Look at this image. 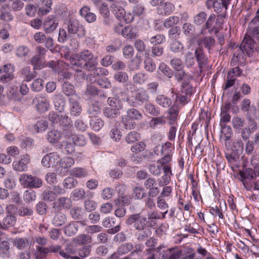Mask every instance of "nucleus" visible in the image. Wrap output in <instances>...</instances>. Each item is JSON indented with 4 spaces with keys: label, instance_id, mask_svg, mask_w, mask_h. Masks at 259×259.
<instances>
[{
    "label": "nucleus",
    "instance_id": "obj_39",
    "mask_svg": "<svg viewBox=\"0 0 259 259\" xmlns=\"http://www.w3.org/2000/svg\"><path fill=\"white\" fill-rule=\"evenodd\" d=\"M75 250L73 245L67 244L64 249L60 250V255L65 258H69L74 254Z\"/></svg>",
    "mask_w": 259,
    "mask_h": 259
},
{
    "label": "nucleus",
    "instance_id": "obj_60",
    "mask_svg": "<svg viewBox=\"0 0 259 259\" xmlns=\"http://www.w3.org/2000/svg\"><path fill=\"white\" fill-rule=\"evenodd\" d=\"M42 199L44 201L48 202L53 201L57 198L52 190L51 188H50L49 190H45L42 194Z\"/></svg>",
    "mask_w": 259,
    "mask_h": 259
},
{
    "label": "nucleus",
    "instance_id": "obj_64",
    "mask_svg": "<svg viewBox=\"0 0 259 259\" xmlns=\"http://www.w3.org/2000/svg\"><path fill=\"white\" fill-rule=\"evenodd\" d=\"M179 21V18L177 16H171L166 19L164 22L163 26L167 28L174 27Z\"/></svg>",
    "mask_w": 259,
    "mask_h": 259
},
{
    "label": "nucleus",
    "instance_id": "obj_2",
    "mask_svg": "<svg viewBox=\"0 0 259 259\" xmlns=\"http://www.w3.org/2000/svg\"><path fill=\"white\" fill-rule=\"evenodd\" d=\"M147 223V218L139 213L130 215L125 221L130 230L136 231L135 235L140 242L146 240L151 234Z\"/></svg>",
    "mask_w": 259,
    "mask_h": 259
},
{
    "label": "nucleus",
    "instance_id": "obj_1",
    "mask_svg": "<svg viewBox=\"0 0 259 259\" xmlns=\"http://www.w3.org/2000/svg\"><path fill=\"white\" fill-rule=\"evenodd\" d=\"M70 63L73 66V69L77 72L81 71V69H85L90 71H94L95 74L98 69L101 68H96L98 65V57L94 56L91 51L84 50L72 56Z\"/></svg>",
    "mask_w": 259,
    "mask_h": 259
},
{
    "label": "nucleus",
    "instance_id": "obj_23",
    "mask_svg": "<svg viewBox=\"0 0 259 259\" xmlns=\"http://www.w3.org/2000/svg\"><path fill=\"white\" fill-rule=\"evenodd\" d=\"M34 70H31L29 66H26L21 68L20 70V74L24 78V80L29 81L36 76V72Z\"/></svg>",
    "mask_w": 259,
    "mask_h": 259
},
{
    "label": "nucleus",
    "instance_id": "obj_44",
    "mask_svg": "<svg viewBox=\"0 0 259 259\" xmlns=\"http://www.w3.org/2000/svg\"><path fill=\"white\" fill-rule=\"evenodd\" d=\"M169 124L170 125L174 124L177 120L179 115V109L177 106L174 105L170 108L168 109Z\"/></svg>",
    "mask_w": 259,
    "mask_h": 259
},
{
    "label": "nucleus",
    "instance_id": "obj_49",
    "mask_svg": "<svg viewBox=\"0 0 259 259\" xmlns=\"http://www.w3.org/2000/svg\"><path fill=\"white\" fill-rule=\"evenodd\" d=\"M74 160L72 157H65L63 158H61V161L59 162L60 167L65 169H68L69 167H71L74 164Z\"/></svg>",
    "mask_w": 259,
    "mask_h": 259
},
{
    "label": "nucleus",
    "instance_id": "obj_27",
    "mask_svg": "<svg viewBox=\"0 0 259 259\" xmlns=\"http://www.w3.org/2000/svg\"><path fill=\"white\" fill-rule=\"evenodd\" d=\"M54 103L56 110L59 112H63L65 109V100L62 95H56L54 97Z\"/></svg>",
    "mask_w": 259,
    "mask_h": 259
},
{
    "label": "nucleus",
    "instance_id": "obj_31",
    "mask_svg": "<svg viewBox=\"0 0 259 259\" xmlns=\"http://www.w3.org/2000/svg\"><path fill=\"white\" fill-rule=\"evenodd\" d=\"M62 137L61 132L58 130H52L48 132L47 139L52 144L58 143Z\"/></svg>",
    "mask_w": 259,
    "mask_h": 259
},
{
    "label": "nucleus",
    "instance_id": "obj_26",
    "mask_svg": "<svg viewBox=\"0 0 259 259\" xmlns=\"http://www.w3.org/2000/svg\"><path fill=\"white\" fill-rule=\"evenodd\" d=\"M58 211V212H56L52 220V223L56 227H60L66 223L67 217L63 213ZM55 212H56V210H55Z\"/></svg>",
    "mask_w": 259,
    "mask_h": 259
},
{
    "label": "nucleus",
    "instance_id": "obj_25",
    "mask_svg": "<svg viewBox=\"0 0 259 259\" xmlns=\"http://www.w3.org/2000/svg\"><path fill=\"white\" fill-rule=\"evenodd\" d=\"M52 0H41L40 4H39L38 13L41 15H46L52 10Z\"/></svg>",
    "mask_w": 259,
    "mask_h": 259
},
{
    "label": "nucleus",
    "instance_id": "obj_63",
    "mask_svg": "<svg viewBox=\"0 0 259 259\" xmlns=\"http://www.w3.org/2000/svg\"><path fill=\"white\" fill-rule=\"evenodd\" d=\"M29 50L27 47L20 46L15 51L16 55L19 58L25 57L29 53Z\"/></svg>",
    "mask_w": 259,
    "mask_h": 259
},
{
    "label": "nucleus",
    "instance_id": "obj_34",
    "mask_svg": "<svg viewBox=\"0 0 259 259\" xmlns=\"http://www.w3.org/2000/svg\"><path fill=\"white\" fill-rule=\"evenodd\" d=\"M103 112L106 117L111 119L117 118L120 114V111L112 108L109 106L105 107Z\"/></svg>",
    "mask_w": 259,
    "mask_h": 259
},
{
    "label": "nucleus",
    "instance_id": "obj_17",
    "mask_svg": "<svg viewBox=\"0 0 259 259\" xmlns=\"http://www.w3.org/2000/svg\"><path fill=\"white\" fill-rule=\"evenodd\" d=\"M30 161V157L28 155L23 156L20 160L14 161L13 163V168L18 171H25L27 169V164Z\"/></svg>",
    "mask_w": 259,
    "mask_h": 259
},
{
    "label": "nucleus",
    "instance_id": "obj_41",
    "mask_svg": "<svg viewBox=\"0 0 259 259\" xmlns=\"http://www.w3.org/2000/svg\"><path fill=\"white\" fill-rule=\"evenodd\" d=\"M232 151L242 156L244 151V144L241 139H237L234 141Z\"/></svg>",
    "mask_w": 259,
    "mask_h": 259
},
{
    "label": "nucleus",
    "instance_id": "obj_8",
    "mask_svg": "<svg viewBox=\"0 0 259 259\" xmlns=\"http://www.w3.org/2000/svg\"><path fill=\"white\" fill-rule=\"evenodd\" d=\"M14 66L10 63L0 67V81L7 83L11 81L14 78Z\"/></svg>",
    "mask_w": 259,
    "mask_h": 259
},
{
    "label": "nucleus",
    "instance_id": "obj_13",
    "mask_svg": "<svg viewBox=\"0 0 259 259\" xmlns=\"http://www.w3.org/2000/svg\"><path fill=\"white\" fill-rule=\"evenodd\" d=\"M241 109L242 112L246 113V117L257 115L256 107L254 104H251V101L248 99L243 100L241 103Z\"/></svg>",
    "mask_w": 259,
    "mask_h": 259
},
{
    "label": "nucleus",
    "instance_id": "obj_58",
    "mask_svg": "<svg viewBox=\"0 0 259 259\" xmlns=\"http://www.w3.org/2000/svg\"><path fill=\"white\" fill-rule=\"evenodd\" d=\"M125 139L127 143H133L140 139V134L136 131H132L127 134Z\"/></svg>",
    "mask_w": 259,
    "mask_h": 259
},
{
    "label": "nucleus",
    "instance_id": "obj_42",
    "mask_svg": "<svg viewBox=\"0 0 259 259\" xmlns=\"http://www.w3.org/2000/svg\"><path fill=\"white\" fill-rule=\"evenodd\" d=\"M160 10L161 14L168 15L175 10V6L170 2H165L160 5Z\"/></svg>",
    "mask_w": 259,
    "mask_h": 259
},
{
    "label": "nucleus",
    "instance_id": "obj_30",
    "mask_svg": "<svg viewBox=\"0 0 259 259\" xmlns=\"http://www.w3.org/2000/svg\"><path fill=\"white\" fill-rule=\"evenodd\" d=\"M107 104L110 107L120 111L123 107L122 102L116 97H109L107 99Z\"/></svg>",
    "mask_w": 259,
    "mask_h": 259
},
{
    "label": "nucleus",
    "instance_id": "obj_20",
    "mask_svg": "<svg viewBox=\"0 0 259 259\" xmlns=\"http://www.w3.org/2000/svg\"><path fill=\"white\" fill-rule=\"evenodd\" d=\"M111 10L116 18L119 20L123 19L126 23H129L133 20V17H132V20H127L124 18L125 15V11L121 6H118L116 4H112L111 6Z\"/></svg>",
    "mask_w": 259,
    "mask_h": 259
},
{
    "label": "nucleus",
    "instance_id": "obj_4",
    "mask_svg": "<svg viewBox=\"0 0 259 259\" xmlns=\"http://www.w3.org/2000/svg\"><path fill=\"white\" fill-rule=\"evenodd\" d=\"M143 118L142 112L138 109L134 108L128 109L126 114L122 117V122L126 129L133 128L135 125V121L141 120Z\"/></svg>",
    "mask_w": 259,
    "mask_h": 259
},
{
    "label": "nucleus",
    "instance_id": "obj_15",
    "mask_svg": "<svg viewBox=\"0 0 259 259\" xmlns=\"http://www.w3.org/2000/svg\"><path fill=\"white\" fill-rule=\"evenodd\" d=\"M58 25V20L54 16H49L44 21L43 26L46 33H52Z\"/></svg>",
    "mask_w": 259,
    "mask_h": 259
},
{
    "label": "nucleus",
    "instance_id": "obj_45",
    "mask_svg": "<svg viewBox=\"0 0 259 259\" xmlns=\"http://www.w3.org/2000/svg\"><path fill=\"white\" fill-rule=\"evenodd\" d=\"M14 244L18 249L22 250L29 246V241L25 238H16L14 239Z\"/></svg>",
    "mask_w": 259,
    "mask_h": 259
},
{
    "label": "nucleus",
    "instance_id": "obj_35",
    "mask_svg": "<svg viewBox=\"0 0 259 259\" xmlns=\"http://www.w3.org/2000/svg\"><path fill=\"white\" fill-rule=\"evenodd\" d=\"M156 103L164 107L168 108L171 105L170 99L163 95H159L155 98Z\"/></svg>",
    "mask_w": 259,
    "mask_h": 259
},
{
    "label": "nucleus",
    "instance_id": "obj_59",
    "mask_svg": "<svg viewBox=\"0 0 259 259\" xmlns=\"http://www.w3.org/2000/svg\"><path fill=\"white\" fill-rule=\"evenodd\" d=\"M221 126L222 128L221 133L224 135L225 141L226 142L229 141L233 134L231 127L230 126L227 125L226 124H223V125H221Z\"/></svg>",
    "mask_w": 259,
    "mask_h": 259
},
{
    "label": "nucleus",
    "instance_id": "obj_9",
    "mask_svg": "<svg viewBox=\"0 0 259 259\" xmlns=\"http://www.w3.org/2000/svg\"><path fill=\"white\" fill-rule=\"evenodd\" d=\"M230 0H209L208 4H212L214 11L219 17H226L228 5Z\"/></svg>",
    "mask_w": 259,
    "mask_h": 259
},
{
    "label": "nucleus",
    "instance_id": "obj_57",
    "mask_svg": "<svg viewBox=\"0 0 259 259\" xmlns=\"http://www.w3.org/2000/svg\"><path fill=\"white\" fill-rule=\"evenodd\" d=\"M148 78L147 75L142 72H139L135 74L133 76V79L135 83L138 84H143Z\"/></svg>",
    "mask_w": 259,
    "mask_h": 259
},
{
    "label": "nucleus",
    "instance_id": "obj_5",
    "mask_svg": "<svg viewBox=\"0 0 259 259\" xmlns=\"http://www.w3.org/2000/svg\"><path fill=\"white\" fill-rule=\"evenodd\" d=\"M150 99V96L147 91L143 88L137 89L135 94L130 98H127V101L128 104L133 107H136L145 104Z\"/></svg>",
    "mask_w": 259,
    "mask_h": 259
},
{
    "label": "nucleus",
    "instance_id": "obj_51",
    "mask_svg": "<svg viewBox=\"0 0 259 259\" xmlns=\"http://www.w3.org/2000/svg\"><path fill=\"white\" fill-rule=\"evenodd\" d=\"M239 176L241 178V181L244 182L246 179L252 180L254 177V171L250 168H246L244 171H240Z\"/></svg>",
    "mask_w": 259,
    "mask_h": 259
},
{
    "label": "nucleus",
    "instance_id": "obj_32",
    "mask_svg": "<svg viewBox=\"0 0 259 259\" xmlns=\"http://www.w3.org/2000/svg\"><path fill=\"white\" fill-rule=\"evenodd\" d=\"M14 16L5 6L0 7V20L9 22L13 20Z\"/></svg>",
    "mask_w": 259,
    "mask_h": 259
},
{
    "label": "nucleus",
    "instance_id": "obj_48",
    "mask_svg": "<svg viewBox=\"0 0 259 259\" xmlns=\"http://www.w3.org/2000/svg\"><path fill=\"white\" fill-rule=\"evenodd\" d=\"M62 91L64 94L69 97L73 95H77L75 94L74 87L68 82H65L62 85Z\"/></svg>",
    "mask_w": 259,
    "mask_h": 259
},
{
    "label": "nucleus",
    "instance_id": "obj_10",
    "mask_svg": "<svg viewBox=\"0 0 259 259\" xmlns=\"http://www.w3.org/2000/svg\"><path fill=\"white\" fill-rule=\"evenodd\" d=\"M14 207V206L13 205H9L7 206V214L3 219V222H0L1 229L6 230L15 225L16 222V218L14 215L12 214L10 212V211L13 209Z\"/></svg>",
    "mask_w": 259,
    "mask_h": 259
},
{
    "label": "nucleus",
    "instance_id": "obj_11",
    "mask_svg": "<svg viewBox=\"0 0 259 259\" xmlns=\"http://www.w3.org/2000/svg\"><path fill=\"white\" fill-rule=\"evenodd\" d=\"M33 38L38 44L45 43V47L50 50L54 48V43L53 38L46 35L43 32H37L34 35Z\"/></svg>",
    "mask_w": 259,
    "mask_h": 259
},
{
    "label": "nucleus",
    "instance_id": "obj_50",
    "mask_svg": "<svg viewBox=\"0 0 259 259\" xmlns=\"http://www.w3.org/2000/svg\"><path fill=\"white\" fill-rule=\"evenodd\" d=\"M70 214L74 220H80L83 218L84 212L81 208L76 206L70 210Z\"/></svg>",
    "mask_w": 259,
    "mask_h": 259
},
{
    "label": "nucleus",
    "instance_id": "obj_37",
    "mask_svg": "<svg viewBox=\"0 0 259 259\" xmlns=\"http://www.w3.org/2000/svg\"><path fill=\"white\" fill-rule=\"evenodd\" d=\"M144 109L147 113L153 116H157L160 114L158 107L149 102L144 105Z\"/></svg>",
    "mask_w": 259,
    "mask_h": 259
},
{
    "label": "nucleus",
    "instance_id": "obj_61",
    "mask_svg": "<svg viewBox=\"0 0 259 259\" xmlns=\"http://www.w3.org/2000/svg\"><path fill=\"white\" fill-rule=\"evenodd\" d=\"M158 68L163 74L168 78H171L174 75L173 71L163 63L160 64Z\"/></svg>",
    "mask_w": 259,
    "mask_h": 259
},
{
    "label": "nucleus",
    "instance_id": "obj_43",
    "mask_svg": "<svg viewBox=\"0 0 259 259\" xmlns=\"http://www.w3.org/2000/svg\"><path fill=\"white\" fill-rule=\"evenodd\" d=\"M9 239L3 240L0 244V254L2 255V258L4 257H9L10 254Z\"/></svg>",
    "mask_w": 259,
    "mask_h": 259
},
{
    "label": "nucleus",
    "instance_id": "obj_14",
    "mask_svg": "<svg viewBox=\"0 0 259 259\" xmlns=\"http://www.w3.org/2000/svg\"><path fill=\"white\" fill-rule=\"evenodd\" d=\"M61 158L57 152H52L47 154L42 159V164L47 167L55 166L59 163Z\"/></svg>",
    "mask_w": 259,
    "mask_h": 259
},
{
    "label": "nucleus",
    "instance_id": "obj_56",
    "mask_svg": "<svg viewBox=\"0 0 259 259\" xmlns=\"http://www.w3.org/2000/svg\"><path fill=\"white\" fill-rule=\"evenodd\" d=\"M77 181L72 176L68 177L64 179L63 182V186L66 189H72L76 187Z\"/></svg>",
    "mask_w": 259,
    "mask_h": 259
},
{
    "label": "nucleus",
    "instance_id": "obj_62",
    "mask_svg": "<svg viewBox=\"0 0 259 259\" xmlns=\"http://www.w3.org/2000/svg\"><path fill=\"white\" fill-rule=\"evenodd\" d=\"M133 194L135 198L137 199H142L146 196L144 188L139 186L133 188Z\"/></svg>",
    "mask_w": 259,
    "mask_h": 259
},
{
    "label": "nucleus",
    "instance_id": "obj_33",
    "mask_svg": "<svg viewBox=\"0 0 259 259\" xmlns=\"http://www.w3.org/2000/svg\"><path fill=\"white\" fill-rule=\"evenodd\" d=\"M92 238L88 234H81L77 236L73 241L78 245H83L91 243Z\"/></svg>",
    "mask_w": 259,
    "mask_h": 259
},
{
    "label": "nucleus",
    "instance_id": "obj_19",
    "mask_svg": "<svg viewBox=\"0 0 259 259\" xmlns=\"http://www.w3.org/2000/svg\"><path fill=\"white\" fill-rule=\"evenodd\" d=\"M195 57L196 58L200 70L205 68L208 61L207 58L205 56L204 51L201 47H199L195 50Z\"/></svg>",
    "mask_w": 259,
    "mask_h": 259
},
{
    "label": "nucleus",
    "instance_id": "obj_52",
    "mask_svg": "<svg viewBox=\"0 0 259 259\" xmlns=\"http://www.w3.org/2000/svg\"><path fill=\"white\" fill-rule=\"evenodd\" d=\"M166 121L163 116L153 117L149 121V126L151 128H155L159 125H163L165 124Z\"/></svg>",
    "mask_w": 259,
    "mask_h": 259
},
{
    "label": "nucleus",
    "instance_id": "obj_29",
    "mask_svg": "<svg viewBox=\"0 0 259 259\" xmlns=\"http://www.w3.org/2000/svg\"><path fill=\"white\" fill-rule=\"evenodd\" d=\"M199 45H203L205 48L209 51L215 44V40L211 36L202 37L197 41Z\"/></svg>",
    "mask_w": 259,
    "mask_h": 259
},
{
    "label": "nucleus",
    "instance_id": "obj_54",
    "mask_svg": "<svg viewBox=\"0 0 259 259\" xmlns=\"http://www.w3.org/2000/svg\"><path fill=\"white\" fill-rule=\"evenodd\" d=\"M74 145L84 146L87 143V139L83 135H73L72 138Z\"/></svg>",
    "mask_w": 259,
    "mask_h": 259
},
{
    "label": "nucleus",
    "instance_id": "obj_24",
    "mask_svg": "<svg viewBox=\"0 0 259 259\" xmlns=\"http://www.w3.org/2000/svg\"><path fill=\"white\" fill-rule=\"evenodd\" d=\"M245 124V120L242 117L239 116L234 117L232 119V126L235 130L240 134L241 136V132L243 130Z\"/></svg>",
    "mask_w": 259,
    "mask_h": 259
},
{
    "label": "nucleus",
    "instance_id": "obj_16",
    "mask_svg": "<svg viewBox=\"0 0 259 259\" xmlns=\"http://www.w3.org/2000/svg\"><path fill=\"white\" fill-rule=\"evenodd\" d=\"M71 204V200L70 198L66 197H61L57 201L53 202L52 206L53 208L55 209V210L59 211L62 209L70 208Z\"/></svg>",
    "mask_w": 259,
    "mask_h": 259
},
{
    "label": "nucleus",
    "instance_id": "obj_7",
    "mask_svg": "<svg viewBox=\"0 0 259 259\" xmlns=\"http://www.w3.org/2000/svg\"><path fill=\"white\" fill-rule=\"evenodd\" d=\"M246 118L247 121V126L244 127L243 130L241 132V138L245 141L249 139L251 135L256 132L258 127V123L256 121V119H257V115Z\"/></svg>",
    "mask_w": 259,
    "mask_h": 259
},
{
    "label": "nucleus",
    "instance_id": "obj_3",
    "mask_svg": "<svg viewBox=\"0 0 259 259\" xmlns=\"http://www.w3.org/2000/svg\"><path fill=\"white\" fill-rule=\"evenodd\" d=\"M63 24L67 26L69 34H76L79 37H83L85 34V28L79 21L69 15L64 19Z\"/></svg>",
    "mask_w": 259,
    "mask_h": 259
},
{
    "label": "nucleus",
    "instance_id": "obj_12",
    "mask_svg": "<svg viewBox=\"0 0 259 259\" xmlns=\"http://www.w3.org/2000/svg\"><path fill=\"white\" fill-rule=\"evenodd\" d=\"M79 99L77 95H73L69 98L70 113L72 116H78L81 113L82 108Z\"/></svg>",
    "mask_w": 259,
    "mask_h": 259
},
{
    "label": "nucleus",
    "instance_id": "obj_36",
    "mask_svg": "<svg viewBox=\"0 0 259 259\" xmlns=\"http://www.w3.org/2000/svg\"><path fill=\"white\" fill-rule=\"evenodd\" d=\"M122 35L127 39H134L137 36L136 29L131 26H127L124 28L122 31Z\"/></svg>",
    "mask_w": 259,
    "mask_h": 259
},
{
    "label": "nucleus",
    "instance_id": "obj_46",
    "mask_svg": "<svg viewBox=\"0 0 259 259\" xmlns=\"http://www.w3.org/2000/svg\"><path fill=\"white\" fill-rule=\"evenodd\" d=\"M171 248H166L164 246H160L156 248V251L159 255L156 256L160 259H168L170 253Z\"/></svg>",
    "mask_w": 259,
    "mask_h": 259
},
{
    "label": "nucleus",
    "instance_id": "obj_18",
    "mask_svg": "<svg viewBox=\"0 0 259 259\" xmlns=\"http://www.w3.org/2000/svg\"><path fill=\"white\" fill-rule=\"evenodd\" d=\"M33 102H37L36 108L40 112H44L48 110L50 108V101L47 98L38 96L33 99Z\"/></svg>",
    "mask_w": 259,
    "mask_h": 259
},
{
    "label": "nucleus",
    "instance_id": "obj_21",
    "mask_svg": "<svg viewBox=\"0 0 259 259\" xmlns=\"http://www.w3.org/2000/svg\"><path fill=\"white\" fill-rule=\"evenodd\" d=\"M83 224L82 222H70L64 228V234L68 236H72L77 233L79 228L78 224Z\"/></svg>",
    "mask_w": 259,
    "mask_h": 259
},
{
    "label": "nucleus",
    "instance_id": "obj_28",
    "mask_svg": "<svg viewBox=\"0 0 259 259\" xmlns=\"http://www.w3.org/2000/svg\"><path fill=\"white\" fill-rule=\"evenodd\" d=\"M69 173L71 176L77 178H83L87 177L89 175V172L85 168L80 167L71 169Z\"/></svg>",
    "mask_w": 259,
    "mask_h": 259
},
{
    "label": "nucleus",
    "instance_id": "obj_53",
    "mask_svg": "<svg viewBox=\"0 0 259 259\" xmlns=\"http://www.w3.org/2000/svg\"><path fill=\"white\" fill-rule=\"evenodd\" d=\"M184 45L180 41L175 39L170 44V50L175 53H178L184 50Z\"/></svg>",
    "mask_w": 259,
    "mask_h": 259
},
{
    "label": "nucleus",
    "instance_id": "obj_47",
    "mask_svg": "<svg viewBox=\"0 0 259 259\" xmlns=\"http://www.w3.org/2000/svg\"><path fill=\"white\" fill-rule=\"evenodd\" d=\"M48 126V121L45 119L38 120L34 125L33 128L36 133H41L46 131Z\"/></svg>",
    "mask_w": 259,
    "mask_h": 259
},
{
    "label": "nucleus",
    "instance_id": "obj_55",
    "mask_svg": "<svg viewBox=\"0 0 259 259\" xmlns=\"http://www.w3.org/2000/svg\"><path fill=\"white\" fill-rule=\"evenodd\" d=\"M170 65L176 71H181L184 68L182 60L178 57H175L170 61Z\"/></svg>",
    "mask_w": 259,
    "mask_h": 259
},
{
    "label": "nucleus",
    "instance_id": "obj_40",
    "mask_svg": "<svg viewBox=\"0 0 259 259\" xmlns=\"http://www.w3.org/2000/svg\"><path fill=\"white\" fill-rule=\"evenodd\" d=\"M91 128L95 131H99L104 125L103 120L97 117H92L90 120Z\"/></svg>",
    "mask_w": 259,
    "mask_h": 259
},
{
    "label": "nucleus",
    "instance_id": "obj_6",
    "mask_svg": "<svg viewBox=\"0 0 259 259\" xmlns=\"http://www.w3.org/2000/svg\"><path fill=\"white\" fill-rule=\"evenodd\" d=\"M19 180L20 184L24 188H39L43 185L41 179L26 174H21Z\"/></svg>",
    "mask_w": 259,
    "mask_h": 259
},
{
    "label": "nucleus",
    "instance_id": "obj_22",
    "mask_svg": "<svg viewBox=\"0 0 259 259\" xmlns=\"http://www.w3.org/2000/svg\"><path fill=\"white\" fill-rule=\"evenodd\" d=\"M255 43V40L246 34L240 46L248 53L254 49Z\"/></svg>",
    "mask_w": 259,
    "mask_h": 259
},
{
    "label": "nucleus",
    "instance_id": "obj_38",
    "mask_svg": "<svg viewBox=\"0 0 259 259\" xmlns=\"http://www.w3.org/2000/svg\"><path fill=\"white\" fill-rule=\"evenodd\" d=\"M101 112V105L99 103H92L89 105L88 113L92 117H97Z\"/></svg>",
    "mask_w": 259,
    "mask_h": 259
}]
</instances>
